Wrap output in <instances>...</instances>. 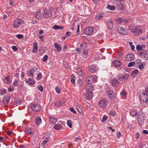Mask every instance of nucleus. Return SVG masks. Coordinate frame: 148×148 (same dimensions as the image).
<instances>
[{"label": "nucleus", "mask_w": 148, "mask_h": 148, "mask_svg": "<svg viewBox=\"0 0 148 148\" xmlns=\"http://www.w3.org/2000/svg\"><path fill=\"white\" fill-rule=\"evenodd\" d=\"M129 77L128 74H125L123 75H120L118 76V79L120 81L127 80Z\"/></svg>", "instance_id": "9d476101"}, {"label": "nucleus", "mask_w": 148, "mask_h": 148, "mask_svg": "<svg viewBox=\"0 0 148 148\" xmlns=\"http://www.w3.org/2000/svg\"><path fill=\"white\" fill-rule=\"evenodd\" d=\"M116 8L119 11H122L123 10L124 5L121 3H119L116 4Z\"/></svg>", "instance_id": "a211bd4d"}, {"label": "nucleus", "mask_w": 148, "mask_h": 148, "mask_svg": "<svg viewBox=\"0 0 148 148\" xmlns=\"http://www.w3.org/2000/svg\"><path fill=\"white\" fill-rule=\"evenodd\" d=\"M17 37L19 39H21L23 38V35L21 34H18L16 35Z\"/></svg>", "instance_id": "603ef678"}, {"label": "nucleus", "mask_w": 148, "mask_h": 148, "mask_svg": "<svg viewBox=\"0 0 148 148\" xmlns=\"http://www.w3.org/2000/svg\"><path fill=\"white\" fill-rule=\"evenodd\" d=\"M43 16V14L40 11H38L36 12L35 17L37 19L40 20L42 18Z\"/></svg>", "instance_id": "6ab92c4d"}, {"label": "nucleus", "mask_w": 148, "mask_h": 148, "mask_svg": "<svg viewBox=\"0 0 148 148\" xmlns=\"http://www.w3.org/2000/svg\"><path fill=\"white\" fill-rule=\"evenodd\" d=\"M54 46L55 48L58 51L60 52L62 50L61 47L57 43H56L54 44Z\"/></svg>", "instance_id": "c85d7f7f"}, {"label": "nucleus", "mask_w": 148, "mask_h": 148, "mask_svg": "<svg viewBox=\"0 0 148 148\" xmlns=\"http://www.w3.org/2000/svg\"><path fill=\"white\" fill-rule=\"evenodd\" d=\"M108 103L107 100L105 99L101 100L99 101L98 106L100 108H105L107 106Z\"/></svg>", "instance_id": "20e7f679"}, {"label": "nucleus", "mask_w": 148, "mask_h": 148, "mask_svg": "<svg viewBox=\"0 0 148 148\" xmlns=\"http://www.w3.org/2000/svg\"><path fill=\"white\" fill-rule=\"evenodd\" d=\"M117 31L119 34L123 35H126L128 34V32L122 26H119L117 29Z\"/></svg>", "instance_id": "423d86ee"}, {"label": "nucleus", "mask_w": 148, "mask_h": 148, "mask_svg": "<svg viewBox=\"0 0 148 148\" xmlns=\"http://www.w3.org/2000/svg\"><path fill=\"white\" fill-rule=\"evenodd\" d=\"M10 81V77L9 76H8L6 77L4 80V83L6 84H8Z\"/></svg>", "instance_id": "c9c22d12"}, {"label": "nucleus", "mask_w": 148, "mask_h": 148, "mask_svg": "<svg viewBox=\"0 0 148 148\" xmlns=\"http://www.w3.org/2000/svg\"><path fill=\"white\" fill-rule=\"evenodd\" d=\"M119 80L118 78H113L111 81L112 85L113 86H117L119 84Z\"/></svg>", "instance_id": "f8f14e48"}, {"label": "nucleus", "mask_w": 148, "mask_h": 148, "mask_svg": "<svg viewBox=\"0 0 148 148\" xmlns=\"http://www.w3.org/2000/svg\"><path fill=\"white\" fill-rule=\"evenodd\" d=\"M77 73L79 76L82 77L84 76V72L82 69L78 68L77 70Z\"/></svg>", "instance_id": "bb28decb"}, {"label": "nucleus", "mask_w": 148, "mask_h": 148, "mask_svg": "<svg viewBox=\"0 0 148 148\" xmlns=\"http://www.w3.org/2000/svg\"><path fill=\"white\" fill-rule=\"evenodd\" d=\"M52 12L48 10H45L44 11L43 15L44 17L47 18L51 17L52 15Z\"/></svg>", "instance_id": "9b49d317"}, {"label": "nucleus", "mask_w": 148, "mask_h": 148, "mask_svg": "<svg viewBox=\"0 0 148 148\" xmlns=\"http://www.w3.org/2000/svg\"><path fill=\"white\" fill-rule=\"evenodd\" d=\"M107 26L108 28L111 30L113 27V21L111 19H108L106 21Z\"/></svg>", "instance_id": "6e6552de"}, {"label": "nucleus", "mask_w": 148, "mask_h": 148, "mask_svg": "<svg viewBox=\"0 0 148 148\" xmlns=\"http://www.w3.org/2000/svg\"><path fill=\"white\" fill-rule=\"evenodd\" d=\"M53 29H62L63 28L62 27L58 25H55L54 26L53 28Z\"/></svg>", "instance_id": "ea45409f"}, {"label": "nucleus", "mask_w": 148, "mask_h": 148, "mask_svg": "<svg viewBox=\"0 0 148 148\" xmlns=\"http://www.w3.org/2000/svg\"><path fill=\"white\" fill-rule=\"evenodd\" d=\"M95 4H97L100 0H92Z\"/></svg>", "instance_id": "774afa93"}, {"label": "nucleus", "mask_w": 148, "mask_h": 148, "mask_svg": "<svg viewBox=\"0 0 148 148\" xmlns=\"http://www.w3.org/2000/svg\"><path fill=\"white\" fill-rule=\"evenodd\" d=\"M78 46H79L80 50L84 49L87 47V45L85 42H82L81 43H78Z\"/></svg>", "instance_id": "aec40b11"}, {"label": "nucleus", "mask_w": 148, "mask_h": 148, "mask_svg": "<svg viewBox=\"0 0 148 148\" xmlns=\"http://www.w3.org/2000/svg\"><path fill=\"white\" fill-rule=\"evenodd\" d=\"M49 120L50 122L53 124L56 123L57 121V119L56 118H54L52 117H50L49 118Z\"/></svg>", "instance_id": "473e14b6"}, {"label": "nucleus", "mask_w": 148, "mask_h": 148, "mask_svg": "<svg viewBox=\"0 0 148 148\" xmlns=\"http://www.w3.org/2000/svg\"><path fill=\"white\" fill-rule=\"evenodd\" d=\"M24 23L23 21L20 18H17L14 20L13 23V27L15 29Z\"/></svg>", "instance_id": "f257e3e1"}, {"label": "nucleus", "mask_w": 148, "mask_h": 148, "mask_svg": "<svg viewBox=\"0 0 148 148\" xmlns=\"http://www.w3.org/2000/svg\"><path fill=\"white\" fill-rule=\"evenodd\" d=\"M121 96H124L126 95V93L124 91H123L120 93Z\"/></svg>", "instance_id": "338daca9"}, {"label": "nucleus", "mask_w": 148, "mask_h": 148, "mask_svg": "<svg viewBox=\"0 0 148 148\" xmlns=\"http://www.w3.org/2000/svg\"><path fill=\"white\" fill-rule=\"evenodd\" d=\"M93 33V30L91 27L86 28L84 30V33L86 35H90Z\"/></svg>", "instance_id": "1a4fd4ad"}, {"label": "nucleus", "mask_w": 148, "mask_h": 148, "mask_svg": "<svg viewBox=\"0 0 148 148\" xmlns=\"http://www.w3.org/2000/svg\"><path fill=\"white\" fill-rule=\"evenodd\" d=\"M36 69L34 68H32L29 74V77H32L34 76V73L36 71Z\"/></svg>", "instance_id": "cd10ccee"}, {"label": "nucleus", "mask_w": 148, "mask_h": 148, "mask_svg": "<svg viewBox=\"0 0 148 148\" xmlns=\"http://www.w3.org/2000/svg\"><path fill=\"white\" fill-rule=\"evenodd\" d=\"M142 49V47L141 46L138 45L136 47V49L137 50H140Z\"/></svg>", "instance_id": "864d4df0"}, {"label": "nucleus", "mask_w": 148, "mask_h": 148, "mask_svg": "<svg viewBox=\"0 0 148 148\" xmlns=\"http://www.w3.org/2000/svg\"><path fill=\"white\" fill-rule=\"evenodd\" d=\"M25 132L26 133L29 134V135H31L33 133L32 130L31 129L29 128H27L26 129Z\"/></svg>", "instance_id": "2f4dec72"}, {"label": "nucleus", "mask_w": 148, "mask_h": 148, "mask_svg": "<svg viewBox=\"0 0 148 148\" xmlns=\"http://www.w3.org/2000/svg\"><path fill=\"white\" fill-rule=\"evenodd\" d=\"M67 124L68 125L70 128H71L72 127V124L71 123V120H68L67 121Z\"/></svg>", "instance_id": "79ce46f5"}, {"label": "nucleus", "mask_w": 148, "mask_h": 148, "mask_svg": "<svg viewBox=\"0 0 148 148\" xmlns=\"http://www.w3.org/2000/svg\"><path fill=\"white\" fill-rule=\"evenodd\" d=\"M145 116L143 114L138 115V120L139 124L142 125H143L144 121Z\"/></svg>", "instance_id": "0eeeda50"}, {"label": "nucleus", "mask_w": 148, "mask_h": 148, "mask_svg": "<svg viewBox=\"0 0 148 148\" xmlns=\"http://www.w3.org/2000/svg\"><path fill=\"white\" fill-rule=\"evenodd\" d=\"M42 75L41 73H39L37 76V79H40L42 77Z\"/></svg>", "instance_id": "3c124183"}, {"label": "nucleus", "mask_w": 148, "mask_h": 148, "mask_svg": "<svg viewBox=\"0 0 148 148\" xmlns=\"http://www.w3.org/2000/svg\"><path fill=\"white\" fill-rule=\"evenodd\" d=\"M48 56L47 55H45L42 58V60L44 62H45L48 60Z\"/></svg>", "instance_id": "37998d69"}, {"label": "nucleus", "mask_w": 148, "mask_h": 148, "mask_svg": "<svg viewBox=\"0 0 148 148\" xmlns=\"http://www.w3.org/2000/svg\"><path fill=\"white\" fill-rule=\"evenodd\" d=\"M56 92L58 93H60V91L61 90L59 88V87H57L56 88Z\"/></svg>", "instance_id": "6e6d98bb"}, {"label": "nucleus", "mask_w": 148, "mask_h": 148, "mask_svg": "<svg viewBox=\"0 0 148 148\" xmlns=\"http://www.w3.org/2000/svg\"><path fill=\"white\" fill-rule=\"evenodd\" d=\"M110 114L112 116H114L116 114V112L114 110H111L110 112Z\"/></svg>", "instance_id": "8fccbe9b"}, {"label": "nucleus", "mask_w": 148, "mask_h": 148, "mask_svg": "<svg viewBox=\"0 0 148 148\" xmlns=\"http://www.w3.org/2000/svg\"><path fill=\"white\" fill-rule=\"evenodd\" d=\"M62 127V125L61 124H57L55 125L54 126V128L56 130L60 129Z\"/></svg>", "instance_id": "c756f323"}, {"label": "nucleus", "mask_w": 148, "mask_h": 148, "mask_svg": "<svg viewBox=\"0 0 148 148\" xmlns=\"http://www.w3.org/2000/svg\"><path fill=\"white\" fill-rule=\"evenodd\" d=\"M107 8L110 10H115V8L114 6H111L110 5H108L107 6Z\"/></svg>", "instance_id": "58836bf2"}, {"label": "nucleus", "mask_w": 148, "mask_h": 148, "mask_svg": "<svg viewBox=\"0 0 148 148\" xmlns=\"http://www.w3.org/2000/svg\"><path fill=\"white\" fill-rule=\"evenodd\" d=\"M145 94L144 92H142L140 95L141 99L143 102H146L147 101V96Z\"/></svg>", "instance_id": "f3484780"}, {"label": "nucleus", "mask_w": 148, "mask_h": 148, "mask_svg": "<svg viewBox=\"0 0 148 148\" xmlns=\"http://www.w3.org/2000/svg\"><path fill=\"white\" fill-rule=\"evenodd\" d=\"M63 103L60 101H57L55 103L56 105L58 107H59L63 104Z\"/></svg>", "instance_id": "4c0bfd02"}, {"label": "nucleus", "mask_w": 148, "mask_h": 148, "mask_svg": "<svg viewBox=\"0 0 148 148\" xmlns=\"http://www.w3.org/2000/svg\"><path fill=\"white\" fill-rule=\"evenodd\" d=\"M121 136V134L120 132H119L117 134V136L118 138H119Z\"/></svg>", "instance_id": "69168bd1"}, {"label": "nucleus", "mask_w": 148, "mask_h": 148, "mask_svg": "<svg viewBox=\"0 0 148 148\" xmlns=\"http://www.w3.org/2000/svg\"><path fill=\"white\" fill-rule=\"evenodd\" d=\"M12 49L14 51H16L18 50L17 48L15 46H12Z\"/></svg>", "instance_id": "052dcab7"}, {"label": "nucleus", "mask_w": 148, "mask_h": 148, "mask_svg": "<svg viewBox=\"0 0 148 148\" xmlns=\"http://www.w3.org/2000/svg\"><path fill=\"white\" fill-rule=\"evenodd\" d=\"M103 16L101 13H99L97 14L96 17V19L97 20H99L102 19L103 18Z\"/></svg>", "instance_id": "7c9ffc66"}, {"label": "nucleus", "mask_w": 148, "mask_h": 148, "mask_svg": "<svg viewBox=\"0 0 148 148\" xmlns=\"http://www.w3.org/2000/svg\"><path fill=\"white\" fill-rule=\"evenodd\" d=\"M36 124L37 125H40L42 122L41 119L40 117H37L36 119Z\"/></svg>", "instance_id": "f704fd0d"}, {"label": "nucleus", "mask_w": 148, "mask_h": 148, "mask_svg": "<svg viewBox=\"0 0 148 148\" xmlns=\"http://www.w3.org/2000/svg\"><path fill=\"white\" fill-rule=\"evenodd\" d=\"M38 43L36 42L33 44V49L32 52L33 53H37L38 52Z\"/></svg>", "instance_id": "412c9836"}, {"label": "nucleus", "mask_w": 148, "mask_h": 148, "mask_svg": "<svg viewBox=\"0 0 148 148\" xmlns=\"http://www.w3.org/2000/svg\"><path fill=\"white\" fill-rule=\"evenodd\" d=\"M108 97L110 100H115L116 97V95L114 92L112 90H110L107 92Z\"/></svg>", "instance_id": "39448f33"}, {"label": "nucleus", "mask_w": 148, "mask_h": 148, "mask_svg": "<svg viewBox=\"0 0 148 148\" xmlns=\"http://www.w3.org/2000/svg\"><path fill=\"white\" fill-rule=\"evenodd\" d=\"M116 21L117 23L120 24L122 23L123 21V20L121 18H119L116 20Z\"/></svg>", "instance_id": "a19ab883"}, {"label": "nucleus", "mask_w": 148, "mask_h": 148, "mask_svg": "<svg viewBox=\"0 0 148 148\" xmlns=\"http://www.w3.org/2000/svg\"><path fill=\"white\" fill-rule=\"evenodd\" d=\"M87 83L91 84L92 82L96 83L97 82V77L96 75H88L86 79Z\"/></svg>", "instance_id": "f03ea898"}, {"label": "nucleus", "mask_w": 148, "mask_h": 148, "mask_svg": "<svg viewBox=\"0 0 148 148\" xmlns=\"http://www.w3.org/2000/svg\"><path fill=\"white\" fill-rule=\"evenodd\" d=\"M70 111L73 112V113L76 114L77 113L76 112L74 108L73 107H71L70 108Z\"/></svg>", "instance_id": "de8ad7c7"}, {"label": "nucleus", "mask_w": 148, "mask_h": 148, "mask_svg": "<svg viewBox=\"0 0 148 148\" xmlns=\"http://www.w3.org/2000/svg\"><path fill=\"white\" fill-rule=\"evenodd\" d=\"M86 98L88 99H90L92 97L93 94L91 92H87L86 95Z\"/></svg>", "instance_id": "a878e982"}, {"label": "nucleus", "mask_w": 148, "mask_h": 148, "mask_svg": "<svg viewBox=\"0 0 148 148\" xmlns=\"http://www.w3.org/2000/svg\"><path fill=\"white\" fill-rule=\"evenodd\" d=\"M76 108L78 112L81 113L83 112V108L82 105L79 104H77L76 106Z\"/></svg>", "instance_id": "5701e85b"}, {"label": "nucleus", "mask_w": 148, "mask_h": 148, "mask_svg": "<svg viewBox=\"0 0 148 148\" xmlns=\"http://www.w3.org/2000/svg\"><path fill=\"white\" fill-rule=\"evenodd\" d=\"M83 84V82L81 79H79L78 80V84L79 86H80Z\"/></svg>", "instance_id": "5fc2aeb1"}, {"label": "nucleus", "mask_w": 148, "mask_h": 148, "mask_svg": "<svg viewBox=\"0 0 148 148\" xmlns=\"http://www.w3.org/2000/svg\"><path fill=\"white\" fill-rule=\"evenodd\" d=\"M89 71L92 73H94L98 70L97 67L94 65H92L89 67Z\"/></svg>", "instance_id": "ddd939ff"}, {"label": "nucleus", "mask_w": 148, "mask_h": 148, "mask_svg": "<svg viewBox=\"0 0 148 148\" xmlns=\"http://www.w3.org/2000/svg\"><path fill=\"white\" fill-rule=\"evenodd\" d=\"M7 92V90L6 89L2 88L0 90V95H3Z\"/></svg>", "instance_id": "72a5a7b5"}, {"label": "nucleus", "mask_w": 148, "mask_h": 148, "mask_svg": "<svg viewBox=\"0 0 148 148\" xmlns=\"http://www.w3.org/2000/svg\"><path fill=\"white\" fill-rule=\"evenodd\" d=\"M135 63H136L137 64H141V61L140 59H137L135 61Z\"/></svg>", "instance_id": "bf43d9fd"}, {"label": "nucleus", "mask_w": 148, "mask_h": 148, "mask_svg": "<svg viewBox=\"0 0 148 148\" xmlns=\"http://www.w3.org/2000/svg\"><path fill=\"white\" fill-rule=\"evenodd\" d=\"M31 108L34 111L37 112L40 110V107L39 105L35 104L32 106Z\"/></svg>", "instance_id": "2eb2a0df"}, {"label": "nucleus", "mask_w": 148, "mask_h": 148, "mask_svg": "<svg viewBox=\"0 0 148 148\" xmlns=\"http://www.w3.org/2000/svg\"><path fill=\"white\" fill-rule=\"evenodd\" d=\"M138 73V71L137 70H134L132 72V73H135V75H136Z\"/></svg>", "instance_id": "0e129e2a"}, {"label": "nucleus", "mask_w": 148, "mask_h": 148, "mask_svg": "<svg viewBox=\"0 0 148 148\" xmlns=\"http://www.w3.org/2000/svg\"><path fill=\"white\" fill-rule=\"evenodd\" d=\"M112 64L115 67H119L121 65V62L119 60H115L113 61Z\"/></svg>", "instance_id": "393cba45"}, {"label": "nucleus", "mask_w": 148, "mask_h": 148, "mask_svg": "<svg viewBox=\"0 0 148 148\" xmlns=\"http://www.w3.org/2000/svg\"><path fill=\"white\" fill-rule=\"evenodd\" d=\"M129 45L130 47L132 50L133 51L134 50L135 47L133 45L132 43V42H129Z\"/></svg>", "instance_id": "c03bdc74"}, {"label": "nucleus", "mask_w": 148, "mask_h": 148, "mask_svg": "<svg viewBox=\"0 0 148 148\" xmlns=\"http://www.w3.org/2000/svg\"><path fill=\"white\" fill-rule=\"evenodd\" d=\"M144 58L145 60H148V50L146 52L145 54Z\"/></svg>", "instance_id": "a18cd8bd"}, {"label": "nucleus", "mask_w": 148, "mask_h": 148, "mask_svg": "<svg viewBox=\"0 0 148 148\" xmlns=\"http://www.w3.org/2000/svg\"><path fill=\"white\" fill-rule=\"evenodd\" d=\"M10 99V96L9 95H6L3 98V101L4 104H7L9 101Z\"/></svg>", "instance_id": "dca6fc26"}, {"label": "nucleus", "mask_w": 148, "mask_h": 148, "mask_svg": "<svg viewBox=\"0 0 148 148\" xmlns=\"http://www.w3.org/2000/svg\"><path fill=\"white\" fill-rule=\"evenodd\" d=\"M108 119V116L106 115H104L103 116L101 121L102 122H103L106 120Z\"/></svg>", "instance_id": "09e8293b"}, {"label": "nucleus", "mask_w": 148, "mask_h": 148, "mask_svg": "<svg viewBox=\"0 0 148 148\" xmlns=\"http://www.w3.org/2000/svg\"><path fill=\"white\" fill-rule=\"evenodd\" d=\"M26 82L29 85H33L35 83V81L33 79L28 78L25 80Z\"/></svg>", "instance_id": "b1692460"}, {"label": "nucleus", "mask_w": 148, "mask_h": 148, "mask_svg": "<svg viewBox=\"0 0 148 148\" xmlns=\"http://www.w3.org/2000/svg\"><path fill=\"white\" fill-rule=\"evenodd\" d=\"M87 92H91L94 89V87L91 84L87 83L85 86Z\"/></svg>", "instance_id": "4468645a"}, {"label": "nucleus", "mask_w": 148, "mask_h": 148, "mask_svg": "<svg viewBox=\"0 0 148 148\" xmlns=\"http://www.w3.org/2000/svg\"><path fill=\"white\" fill-rule=\"evenodd\" d=\"M135 64V62H130L129 63L128 66L129 67H131L133 66Z\"/></svg>", "instance_id": "49530a36"}, {"label": "nucleus", "mask_w": 148, "mask_h": 148, "mask_svg": "<svg viewBox=\"0 0 148 148\" xmlns=\"http://www.w3.org/2000/svg\"><path fill=\"white\" fill-rule=\"evenodd\" d=\"M38 90L41 92H42L43 91V87L42 86H38Z\"/></svg>", "instance_id": "13d9d810"}, {"label": "nucleus", "mask_w": 148, "mask_h": 148, "mask_svg": "<svg viewBox=\"0 0 148 148\" xmlns=\"http://www.w3.org/2000/svg\"><path fill=\"white\" fill-rule=\"evenodd\" d=\"M48 141V140L47 139H46V140H45L43 141L41 143V144L42 145H45L46 143Z\"/></svg>", "instance_id": "4d7b16f0"}, {"label": "nucleus", "mask_w": 148, "mask_h": 148, "mask_svg": "<svg viewBox=\"0 0 148 148\" xmlns=\"http://www.w3.org/2000/svg\"><path fill=\"white\" fill-rule=\"evenodd\" d=\"M137 113L136 111L133 110L130 112V115L132 116H136Z\"/></svg>", "instance_id": "e433bc0d"}, {"label": "nucleus", "mask_w": 148, "mask_h": 148, "mask_svg": "<svg viewBox=\"0 0 148 148\" xmlns=\"http://www.w3.org/2000/svg\"><path fill=\"white\" fill-rule=\"evenodd\" d=\"M145 94L147 95H148V87H147L145 88Z\"/></svg>", "instance_id": "e2e57ef3"}, {"label": "nucleus", "mask_w": 148, "mask_h": 148, "mask_svg": "<svg viewBox=\"0 0 148 148\" xmlns=\"http://www.w3.org/2000/svg\"><path fill=\"white\" fill-rule=\"evenodd\" d=\"M131 32L135 36H138L142 33L141 27L140 26L134 27L131 30Z\"/></svg>", "instance_id": "7ed1b4c3"}, {"label": "nucleus", "mask_w": 148, "mask_h": 148, "mask_svg": "<svg viewBox=\"0 0 148 148\" xmlns=\"http://www.w3.org/2000/svg\"><path fill=\"white\" fill-rule=\"evenodd\" d=\"M76 26H77V33H78L79 32V31L80 26H79V25L77 24V25Z\"/></svg>", "instance_id": "680f3d73"}, {"label": "nucleus", "mask_w": 148, "mask_h": 148, "mask_svg": "<svg viewBox=\"0 0 148 148\" xmlns=\"http://www.w3.org/2000/svg\"><path fill=\"white\" fill-rule=\"evenodd\" d=\"M134 59V56L132 54H129L127 55L126 57V60L128 61H132Z\"/></svg>", "instance_id": "4be33fe9"}]
</instances>
